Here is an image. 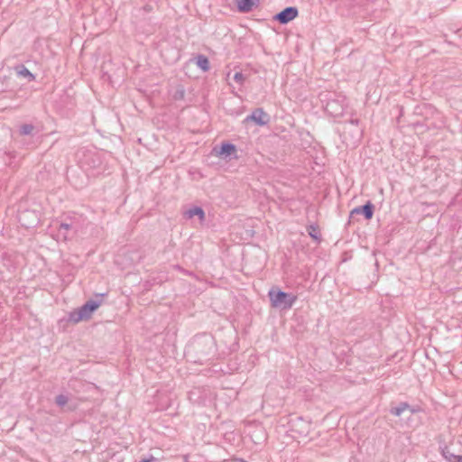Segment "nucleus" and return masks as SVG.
<instances>
[{
  "mask_svg": "<svg viewBox=\"0 0 462 462\" xmlns=\"http://www.w3.org/2000/svg\"><path fill=\"white\" fill-rule=\"evenodd\" d=\"M309 236L316 241H320V232L319 226L316 225H310L307 227Z\"/></svg>",
  "mask_w": 462,
  "mask_h": 462,
  "instance_id": "obj_18",
  "label": "nucleus"
},
{
  "mask_svg": "<svg viewBox=\"0 0 462 462\" xmlns=\"http://www.w3.org/2000/svg\"><path fill=\"white\" fill-rule=\"evenodd\" d=\"M184 94H185V91L183 88L179 89L176 91L174 97H175V99H181L184 97Z\"/></svg>",
  "mask_w": 462,
  "mask_h": 462,
  "instance_id": "obj_22",
  "label": "nucleus"
},
{
  "mask_svg": "<svg viewBox=\"0 0 462 462\" xmlns=\"http://www.w3.org/2000/svg\"><path fill=\"white\" fill-rule=\"evenodd\" d=\"M411 413H416L420 411L419 408H414V407H411L410 409H408Z\"/></svg>",
  "mask_w": 462,
  "mask_h": 462,
  "instance_id": "obj_24",
  "label": "nucleus"
},
{
  "mask_svg": "<svg viewBox=\"0 0 462 462\" xmlns=\"http://www.w3.org/2000/svg\"><path fill=\"white\" fill-rule=\"evenodd\" d=\"M15 71L17 75L27 78L29 82L35 79V76L24 65L16 66Z\"/></svg>",
  "mask_w": 462,
  "mask_h": 462,
  "instance_id": "obj_14",
  "label": "nucleus"
},
{
  "mask_svg": "<svg viewBox=\"0 0 462 462\" xmlns=\"http://www.w3.org/2000/svg\"><path fill=\"white\" fill-rule=\"evenodd\" d=\"M156 460L157 458L151 455L148 457L142 458L139 462H153Z\"/></svg>",
  "mask_w": 462,
  "mask_h": 462,
  "instance_id": "obj_23",
  "label": "nucleus"
},
{
  "mask_svg": "<svg viewBox=\"0 0 462 462\" xmlns=\"http://www.w3.org/2000/svg\"><path fill=\"white\" fill-rule=\"evenodd\" d=\"M245 121L254 122L259 126L267 125L270 121L269 115L263 108H255L251 115L247 116Z\"/></svg>",
  "mask_w": 462,
  "mask_h": 462,
  "instance_id": "obj_7",
  "label": "nucleus"
},
{
  "mask_svg": "<svg viewBox=\"0 0 462 462\" xmlns=\"http://www.w3.org/2000/svg\"><path fill=\"white\" fill-rule=\"evenodd\" d=\"M259 0H236V7L240 13H248L257 6Z\"/></svg>",
  "mask_w": 462,
  "mask_h": 462,
  "instance_id": "obj_10",
  "label": "nucleus"
},
{
  "mask_svg": "<svg viewBox=\"0 0 462 462\" xmlns=\"http://www.w3.org/2000/svg\"><path fill=\"white\" fill-rule=\"evenodd\" d=\"M374 212V205L369 200L365 205L353 208L350 212V217L362 214L366 220H370Z\"/></svg>",
  "mask_w": 462,
  "mask_h": 462,
  "instance_id": "obj_9",
  "label": "nucleus"
},
{
  "mask_svg": "<svg viewBox=\"0 0 462 462\" xmlns=\"http://www.w3.org/2000/svg\"><path fill=\"white\" fill-rule=\"evenodd\" d=\"M17 217L23 226L32 228L39 224L41 212L37 209H20Z\"/></svg>",
  "mask_w": 462,
  "mask_h": 462,
  "instance_id": "obj_4",
  "label": "nucleus"
},
{
  "mask_svg": "<svg viewBox=\"0 0 462 462\" xmlns=\"http://www.w3.org/2000/svg\"><path fill=\"white\" fill-rule=\"evenodd\" d=\"M236 152V147L231 143H222L220 146H215L212 149V154L223 158L230 157Z\"/></svg>",
  "mask_w": 462,
  "mask_h": 462,
  "instance_id": "obj_8",
  "label": "nucleus"
},
{
  "mask_svg": "<svg viewBox=\"0 0 462 462\" xmlns=\"http://www.w3.org/2000/svg\"><path fill=\"white\" fill-rule=\"evenodd\" d=\"M268 297L271 306L280 310H290L297 300L296 295L285 292L278 287L271 288L268 291Z\"/></svg>",
  "mask_w": 462,
  "mask_h": 462,
  "instance_id": "obj_2",
  "label": "nucleus"
},
{
  "mask_svg": "<svg viewBox=\"0 0 462 462\" xmlns=\"http://www.w3.org/2000/svg\"><path fill=\"white\" fill-rule=\"evenodd\" d=\"M76 229L77 228L72 222H69V223L63 222V223H60V225L59 235L62 236L63 239L67 240L69 237L68 232L70 230H73L74 232H76Z\"/></svg>",
  "mask_w": 462,
  "mask_h": 462,
  "instance_id": "obj_13",
  "label": "nucleus"
},
{
  "mask_svg": "<svg viewBox=\"0 0 462 462\" xmlns=\"http://www.w3.org/2000/svg\"><path fill=\"white\" fill-rule=\"evenodd\" d=\"M34 129V126L31 124H24L20 126V134L22 135H29L32 134V130Z\"/></svg>",
  "mask_w": 462,
  "mask_h": 462,
  "instance_id": "obj_19",
  "label": "nucleus"
},
{
  "mask_svg": "<svg viewBox=\"0 0 462 462\" xmlns=\"http://www.w3.org/2000/svg\"><path fill=\"white\" fill-rule=\"evenodd\" d=\"M326 110L333 116H337L343 114L344 108L337 101L331 100L327 103Z\"/></svg>",
  "mask_w": 462,
  "mask_h": 462,
  "instance_id": "obj_12",
  "label": "nucleus"
},
{
  "mask_svg": "<svg viewBox=\"0 0 462 462\" xmlns=\"http://www.w3.org/2000/svg\"><path fill=\"white\" fill-rule=\"evenodd\" d=\"M183 216L187 219H190L193 217L197 216L202 221L205 219V212L201 207L194 206L186 211H184Z\"/></svg>",
  "mask_w": 462,
  "mask_h": 462,
  "instance_id": "obj_11",
  "label": "nucleus"
},
{
  "mask_svg": "<svg viewBox=\"0 0 462 462\" xmlns=\"http://www.w3.org/2000/svg\"><path fill=\"white\" fill-rule=\"evenodd\" d=\"M233 79L236 82L242 85L245 79V77L244 76V74L241 71H237L235 73Z\"/></svg>",
  "mask_w": 462,
  "mask_h": 462,
  "instance_id": "obj_21",
  "label": "nucleus"
},
{
  "mask_svg": "<svg viewBox=\"0 0 462 462\" xmlns=\"http://www.w3.org/2000/svg\"><path fill=\"white\" fill-rule=\"evenodd\" d=\"M350 122L353 125H357L358 124V120L357 119H352Z\"/></svg>",
  "mask_w": 462,
  "mask_h": 462,
  "instance_id": "obj_25",
  "label": "nucleus"
},
{
  "mask_svg": "<svg viewBox=\"0 0 462 462\" xmlns=\"http://www.w3.org/2000/svg\"><path fill=\"white\" fill-rule=\"evenodd\" d=\"M443 456L448 462H462L461 455H455L448 448L443 450Z\"/></svg>",
  "mask_w": 462,
  "mask_h": 462,
  "instance_id": "obj_17",
  "label": "nucleus"
},
{
  "mask_svg": "<svg viewBox=\"0 0 462 462\" xmlns=\"http://www.w3.org/2000/svg\"><path fill=\"white\" fill-rule=\"evenodd\" d=\"M196 64L203 71H208L210 69L208 59L202 54H199L196 57Z\"/></svg>",
  "mask_w": 462,
  "mask_h": 462,
  "instance_id": "obj_15",
  "label": "nucleus"
},
{
  "mask_svg": "<svg viewBox=\"0 0 462 462\" xmlns=\"http://www.w3.org/2000/svg\"><path fill=\"white\" fill-rule=\"evenodd\" d=\"M68 402H69V398L65 394H59L55 398V403L59 407H64L68 403Z\"/></svg>",
  "mask_w": 462,
  "mask_h": 462,
  "instance_id": "obj_20",
  "label": "nucleus"
},
{
  "mask_svg": "<svg viewBox=\"0 0 462 462\" xmlns=\"http://www.w3.org/2000/svg\"><path fill=\"white\" fill-rule=\"evenodd\" d=\"M410 408L411 405L408 402H401L398 406L391 408L390 413L399 417Z\"/></svg>",
  "mask_w": 462,
  "mask_h": 462,
  "instance_id": "obj_16",
  "label": "nucleus"
},
{
  "mask_svg": "<svg viewBox=\"0 0 462 462\" xmlns=\"http://www.w3.org/2000/svg\"><path fill=\"white\" fill-rule=\"evenodd\" d=\"M187 354L193 358V362L203 364L216 354V343L209 334L197 335L187 347Z\"/></svg>",
  "mask_w": 462,
  "mask_h": 462,
  "instance_id": "obj_1",
  "label": "nucleus"
},
{
  "mask_svg": "<svg viewBox=\"0 0 462 462\" xmlns=\"http://www.w3.org/2000/svg\"><path fill=\"white\" fill-rule=\"evenodd\" d=\"M101 300H90L83 304L78 310L69 312V319L74 323L81 320H88L91 318L92 313L100 306Z\"/></svg>",
  "mask_w": 462,
  "mask_h": 462,
  "instance_id": "obj_3",
  "label": "nucleus"
},
{
  "mask_svg": "<svg viewBox=\"0 0 462 462\" xmlns=\"http://www.w3.org/2000/svg\"><path fill=\"white\" fill-rule=\"evenodd\" d=\"M101 166V160L97 153L93 152H87L80 159V167L88 171L90 170H97Z\"/></svg>",
  "mask_w": 462,
  "mask_h": 462,
  "instance_id": "obj_5",
  "label": "nucleus"
},
{
  "mask_svg": "<svg viewBox=\"0 0 462 462\" xmlns=\"http://www.w3.org/2000/svg\"><path fill=\"white\" fill-rule=\"evenodd\" d=\"M299 14L298 8L295 6H288L277 13L273 16V20L277 21L281 24H287L291 21L294 20Z\"/></svg>",
  "mask_w": 462,
  "mask_h": 462,
  "instance_id": "obj_6",
  "label": "nucleus"
}]
</instances>
